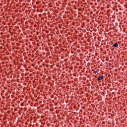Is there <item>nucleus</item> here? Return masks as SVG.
I'll use <instances>...</instances> for the list:
<instances>
[{
  "instance_id": "f257e3e1",
  "label": "nucleus",
  "mask_w": 127,
  "mask_h": 127,
  "mask_svg": "<svg viewBox=\"0 0 127 127\" xmlns=\"http://www.w3.org/2000/svg\"><path fill=\"white\" fill-rule=\"evenodd\" d=\"M103 79H104V76L101 75V76H99L98 77V78H97V81H100L101 80H103Z\"/></svg>"
},
{
  "instance_id": "f03ea898",
  "label": "nucleus",
  "mask_w": 127,
  "mask_h": 127,
  "mask_svg": "<svg viewBox=\"0 0 127 127\" xmlns=\"http://www.w3.org/2000/svg\"><path fill=\"white\" fill-rule=\"evenodd\" d=\"M114 47H118L119 45H118V43H115L113 45Z\"/></svg>"
},
{
  "instance_id": "7ed1b4c3",
  "label": "nucleus",
  "mask_w": 127,
  "mask_h": 127,
  "mask_svg": "<svg viewBox=\"0 0 127 127\" xmlns=\"http://www.w3.org/2000/svg\"><path fill=\"white\" fill-rule=\"evenodd\" d=\"M94 73H95V74H96V73H97V71H94Z\"/></svg>"
}]
</instances>
